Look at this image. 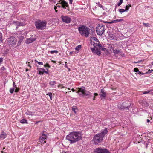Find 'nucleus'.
<instances>
[{"mask_svg": "<svg viewBox=\"0 0 153 153\" xmlns=\"http://www.w3.org/2000/svg\"><path fill=\"white\" fill-rule=\"evenodd\" d=\"M66 139L69 141L71 144L77 142L82 139L81 134L79 132H72L66 137Z\"/></svg>", "mask_w": 153, "mask_h": 153, "instance_id": "nucleus-1", "label": "nucleus"}, {"mask_svg": "<svg viewBox=\"0 0 153 153\" xmlns=\"http://www.w3.org/2000/svg\"><path fill=\"white\" fill-rule=\"evenodd\" d=\"M108 132L107 129H105L100 133H99L95 135L93 138L94 143L95 144H98L101 142L103 140V138Z\"/></svg>", "mask_w": 153, "mask_h": 153, "instance_id": "nucleus-2", "label": "nucleus"}, {"mask_svg": "<svg viewBox=\"0 0 153 153\" xmlns=\"http://www.w3.org/2000/svg\"><path fill=\"white\" fill-rule=\"evenodd\" d=\"M79 33L82 36H84L86 37L88 36L89 34V30L85 26L82 25L78 28Z\"/></svg>", "mask_w": 153, "mask_h": 153, "instance_id": "nucleus-3", "label": "nucleus"}, {"mask_svg": "<svg viewBox=\"0 0 153 153\" xmlns=\"http://www.w3.org/2000/svg\"><path fill=\"white\" fill-rule=\"evenodd\" d=\"M47 22L45 21L37 20L36 21L35 25L37 29L42 30L46 27Z\"/></svg>", "mask_w": 153, "mask_h": 153, "instance_id": "nucleus-4", "label": "nucleus"}, {"mask_svg": "<svg viewBox=\"0 0 153 153\" xmlns=\"http://www.w3.org/2000/svg\"><path fill=\"white\" fill-rule=\"evenodd\" d=\"M105 26L103 24H98L96 27V31L98 35H102L104 33L105 30Z\"/></svg>", "mask_w": 153, "mask_h": 153, "instance_id": "nucleus-5", "label": "nucleus"}, {"mask_svg": "<svg viewBox=\"0 0 153 153\" xmlns=\"http://www.w3.org/2000/svg\"><path fill=\"white\" fill-rule=\"evenodd\" d=\"M128 103L123 102L121 104H119L118 105V108L120 109L125 108L126 110H128L131 107V104L129 102H127Z\"/></svg>", "mask_w": 153, "mask_h": 153, "instance_id": "nucleus-6", "label": "nucleus"}, {"mask_svg": "<svg viewBox=\"0 0 153 153\" xmlns=\"http://www.w3.org/2000/svg\"><path fill=\"white\" fill-rule=\"evenodd\" d=\"M91 44L93 45L94 46V48H91V51L92 53L94 54H96L98 56H100L101 54V51L99 49H98V48L96 47V43H95L94 42H91Z\"/></svg>", "mask_w": 153, "mask_h": 153, "instance_id": "nucleus-7", "label": "nucleus"}, {"mask_svg": "<svg viewBox=\"0 0 153 153\" xmlns=\"http://www.w3.org/2000/svg\"><path fill=\"white\" fill-rule=\"evenodd\" d=\"M58 2L59 3H58L56 5L57 7H62L64 9H66V7H68V3L64 0H59Z\"/></svg>", "mask_w": 153, "mask_h": 153, "instance_id": "nucleus-8", "label": "nucleus"}, {"mask_svg": "<svg viewBox=\"0 0 153 153\" xmlns=\"http://www.w3.org/2000/svg\"><path fill=\"white\" fill-rule=\"evenodd\" d=\"M94 152L95 153H110L107 149L101 147L96 148L94 150Z\"/></svg>", "mask_w": 153, "mask_h": 153, "instance_id": "nucleus-9", "label": "nucleus"}, {"mask_svg": "<svg viewBox=\"0 0 153 153\" xmlns=\"http://www.w3.org/2000/svg\"><path fill=\"white\" fill-rule=\"evenodd\" d=\"M17 39L13 36H11L8 39V43L9 45L14 46L16 45Z\"/></svg>", "mask_w": 153, "mask_h": 153, "instance_id": "nucleus-10", "label": "nucleus"}, {"mask_svg": "<svg viewBox=\"0 0 153 153\" xmlns=\"http://www.w3.org/2000/svg\"><path fill=\"white\" fill-rule=\"evenodd\" d=\"M61 18L62 21L66 23H70L71 20V19L67 16L62 15Z\"/></svg>", "mask_w": 153, "mask_h": 153, "instance_id": "nucleus-11", "label": "nucleus"}, {"mask_svg": "<svg viewBox=\"0 0 153 153\" xmlns=\"http://www.w3.org/2000/svg\"><path fill=\"white\" fill-rule=\"evenodd\" d=\"M47 137V135L44 134H43L40 137L39 140L42 144H44L46 143L45 140L46 139Z\"/></svg>", "mask_w": 153, "mask_h": 153, "instance_id": "nucleus-12", "label": "nucleus"}, {"mask_svg": "<svg viewBox=\"0 0 153 153\" xmlns=\"http://www.w3.org/2000/svg\"><path fill=\"white\" fill-rule=\"evenodd\" d=\"M78 91L76 92L78 93L79 95H83L85 90V88L82 86L81 88H78Z\"/></svg>", "mask_w": 153, "mask_h": 153, "instance_id": "nucleus-13", "label": "nucleus"}, {"mask_svg": "<svg viewBox=\"0 0 153 153\" xmlns=\"http://www.w3.org/2000/svg\"><path fill=\"white\" fill-rule=\"evenodd\" d=\"M36 39V38H33L27 39L26 41V43L27 44H30L33 42L34 41H35Z\"/></svg>", "mask_w": 153, "mask_h": 153, "instance_id": "nucleus-14", "label": "nucleus"}, {"mask_svg": "<svg viewBox=\"0 0 153 153\" xmlns=\"http://www.w3.org/2000/svg\"><path fill=\"white\" fill-rule=\"evenodd\" d=\"M100 97L105 98L106 96L105 92L104 91L103 88L101 89Z\"/></svg>", "mask_w": 153, "mask_h": 153, "instance_id": "nucleus-15", "label": "nucleus"}, {"mask_svg": "<svg viewBox=\"0 0 153 153\" xmlns=\"http://www.w3.org/2000/svg\"><path fill=\"white\" fill-rule=\"evenodd\" d=\"M13 23L16 25L18 26H23L24 25V23L19 21H13Z\"/></svg>", "mask_w": 153, "mask_h": 153, "instance_id": "nucleus-16", "label": "nucleus"}, {"mask_svg": "<svg viewBox=\"0 0 153 153\" xmlns=\"http://www.w3.org/2000/svg\"><path fill=\"white\" fill-rule=\"evenodd\" d=\"M56 84V82L55 81H51L49 82V84L51 86L52 88L56 87L55 85Z\"/></svg>", "mask_w": 153, "mask_h": 153, "instance_id": "nucleus-17", "label": "nucleus"}, {"mask_svg": "<svg viewBox=\"0 0 153 153\" xmlns=\"http://www.w3.org/2000/svg\"><path fill=\"white\" fill-rule=\"evenodd\" d=\"M6 136L7 134L6 133L3 131L0 136V137L1 139H3L6 137Z\"/></svg>", "mask_w": 153, "mask_h": 153, "instance_id": "nucleus-18", "label": "nucleus"}, {"mask_svg": "<svg viewBox=\"0 0 153 153\" xmlns=\"http://www.w3.org/2000/svg\"><path fill=\"white\" fill-rule=\"evenodd\" d=\"M72 110L76 114L78 111V109L77 108L76 106H73L72 107Z\"/></svg>", "mask_w": 153, "mask_h": 153, "instance_id": "nucleus-19", "label": "nucleus"}, {"mask_svg": "<svg viewBox=\"0 0 153 153\" xmlns=\"http://www.w3.org/2000/svg\"><path fill=\"white\" fill-rule=\"evenodd\" d=\"M38 70H41L44 73H45L46 74H48V70L47 68H46V70H47V71H45V70L44 68H38Z\"/></svg>", "mask_w": 153, "mask_h": 153, "instance_id": "nucleus-20", "label": "nucleus"}, {"mask_svg": "<svg viewBox=\"0 0 153 153\" xmlns=\"http://www.w3.org/2000/svg\"><path fill=\"white\" fill-rule=\"evenodd\" d=\"M120 52V51L118 50L115 49L113 50V53L115 55L119 54Z\"/></svg>", "mask_w": 153, "mask_h": 153, "instance_id": "nucleus-21", "label": "nucleus"}, {"mask_svg": "<svg viewBox=\"0 0 153 153\" xmlns=\"http://www.w3.org/2000/svg\"><path fill=\"white\" fill-rule=\"evenodd\" d=\"M21 123L24 124L26 123L28 124V123L27 122V120L25 119H22L20 121Z\"/></svg>", "mask_w": 153, "mask_h": 153, "instance_id": "nucleus-22", "label": "nucleus"}, {"mask_svg": "<svg viewBox=\"0 0 153 153\" xmlns=\"http://www.w3.org/2000/svg\"><path fill=\"white\" fill-rule=\"evenodd\" d=\"M81 48V45H79L77 46L75 48V49L76 51H79Z\"/></svg>", "mask_w": 153, "mask_h": 153, "instance_id": "nucleus-23", "label": "nucleus"}, {"mask_svg": "<svg viewBox=\"0 0 153 153\" xmlns=\"http://www.w3.org/2000/svg\"><path fill=\"white\" fill-rule=\"evenodd\" d=\"M90 93L88 91H86L85 90L84 93L83 95H90Z\"/></svg>", "mask_w": 153, "mask_h": 153, "instance_id": "nucleus-24", "label": "nucleus"}, {"mask_svg": "<svg viewBox=\"0 0 153 153\" xmlns=\"http://www.w3.org/2000/svg\"><path fill=\"white\" fill-rule=\"evenodd\" d=\"M49 52H50V53L51 54H53L54 53L57 54L58 53V51L57 50L51 51H50Z\"/></svg>", "mask_w": 153, "mask_h": 153, "instance_id": "nucleus-25", "label": "nucleus"}, {"mask_svg": "<svg viewBox=\"0 0 153 153\" xmlns=\"http://www.w3.org/2000/svg\"><path fill=\"white\" fill-rule=\"evenodd\" d=\"M96 47L97 46H98V47H99V48H98L100 50V49L102 48V45H101V44H100V43L99 42H98V43H96Z\"/></svg>", "mask_w": 153, "mask_h": 153, "instance_id": "nucleus-26", "label": "nucleus"}, {"mask_svg": "<svg viewBox=\"0 0 153 153\" xmlns=\"http://www.w3.org/2000/svg\"><path fill=\"white\" fill-rule=\"evenodd\" d=\"M91 39L92 40L95 41L97 42H99V41L98 39L96 37H92V38H91Z\"/></svg>", "mask_w": 153, "mask_h": 153, "instance_id": "nucleus-27", "label": "nucleus"}, {"mask_svg": "<svg viewBox=\"0 0 153 153\" xmlns=\"http://www.w3.org/2000/svg\"><path fill=\"white\" fill-rule=\"evenodd\" d=\"M47 95H48L49 96L50 99L51 100H52V94L51 93V92H49L47 94H46Z\"/></svg>", "mask_w": 153, "mask_h": 153, "instance_id": "nucleus-28", "label": "nucleus"}, {"mask_svg": "<svg viewBox=\"0 0 153 153\" xmlns=\"http://www.w3.org/2000/svg\"><path fill=\"white\" fill-rule=\"evenodd\" d=\"M131 7V5L130 4H128L126 6V9H125L126 10V12L129 10L130 7Z\"/></svg>", "mask_w": 153, "mask_h": 153, "instance_id": "nucleus-29", "label": "nucleus"}, {"mask_svg": "<svg viewBox=\"0 0 153 153\" xmlns=\"http://www.w3.org/2000/svg\"><path fill=\"white\" fill-rule=\"evenodd\" d=\"M119 12L120 13H123L125 12L126 11V10L123 9H119Z\"/></svg>", "mask_w": 153, "mask_h": 153, "instance_id": "nucleus-30", "label": "nucleus"}, {"mask_svg": "<svg viewBox=\"0 0 153 153\" xmlns=\"http://www.w3.org/2000/svg\"><path fill=\"white\" fill-rule=\"evenodd\" d=\"M135 143L136 144H138V143H141V144H140V145H141L142 146H143V145H144V142L143 141H142V142H139L138 141L137 142H136V143L135 142Z\"/></svg>", "mask_w": 153, "mask_h": 153, "instance_id": "nucleus-31", "label": "nucleus"}, {"mask_svg": "<svg viewBox=\"0 0 153 153\" xmlns=\"http://www.w3.org/2000/svg\"><path fill=\"white\" fill-rule=\"evenodd\" d=\"M25 114L26 115H33V114L32 112H26L25 113Z\"/></svg>", "mask_w": 153, "mask_h": 153, "instance_id": "nucleus-32", "label": "nucleus"}, {"mask_svg": "<svg viewBox=\"0 0 153 153\" xmlns=\"http://www.w3.org/2000/svg\"><path fill=\"white\" fill-rule=\"evenodd\" d=\"M2 34L0 32V41L1 42H2Z\"/></svg>", "mask_w": 153, "mask_h": 153, "instance_id": "nucleus-33", "label": "nucleus"}, {"mask_svg": "<svg viewBox=\"0 0 153 153\" xmlns=\"http://www.w3.org/2000/svg\"><path fill=\"white\" fill-rule=\"evenodd\" d=\"M14 91V89L13 88H11L10 90V92L11 94L13 93Z\"/></svg>", "mask_w": 153, "mask_h": 153, "instance_id": "nucleus-34", "label": "nucleus"}, {"mask_svg": "<svg viewBox=\"0 0 153 153\" xmlns=\"http://www.w3.org/2000/svg\"><path fill=\"white\" fill-rule=\"evenodd\" d=\"M44 66L45 67H47L49 68H50L51 67V66L50 65H49V64L47 63L45 64L44 65Z\"/></svg>", "mask_w": 153, "mask_h": 153, "instance_id": "nucleus-35", "label": "nucleus"}, {"mask_svg": "<svg viewBox=\"0 0 153 153\" xmlns=\"http://www.w3.org/2000/svg\"><path fill=\"white\" fill-rule=\"evenodd\" d=\"M58 87L60 88H64V87L63 86L62 84H60L58 85Z\"/></svg>", "mask_w": 153, "mask_h": 153, "instance_id": "nucleus-36", "label": "nucleus"}, {"mask_svg": "<svg viewBox=\"0 0 153 153\" xmlns=\"http://www.w3.org/2000/svg\"><path fill=\"white\" fill-rule=\"evenodd\" d=\"M35 62H37L38 63V64H39V65H43V62H38V61L35 60Z\"/></svg>", "mask_w": 153, "mask_h": 153, "instance_id": "nucleus-37", "label": "nucleus"}, {"mask_svg": "<svg viewBox=\"0 0 153 153\" xmlns=\"http://www.w3.org/2000/svg\"><path fill=\"white\" fill-rule=\"evenodd\" d=\"M123 1V0H120V2L118 4V6H120L121 5V4L122 3Z\"/></svg>", "mask_w": 153, "mask_h": 153, "instance_id": "nucleus-38", "label": "nucleus"}, {"mask_svg": "<svg viewBox=\"0 0 153 153\" xmlns=\"http://www.w3.org/2000/svg\"><path fill=\"white\" fill-rule=\"evenodd\" d=\"M134 72H138H138L139 71L138 68H135L134 69Z\"/></svg>", "mask_w": 153, "mask_h": 153, "instance_id": "nucleus-39", "label": "nucleus"}, {"mask_svg": "<svg viewBox=\"0 0 153 153\" xmlns=\"http://www.w3.org/2000/svg\"><path fill=\"white\" fill-rule=\"evenodd\" d=\"M39 71V74H44L43 72L41 70H38Z\"/></svg>", "mask_w": 153, "mask_h": 153, "instance_id": "nucleus-40", "label": "nucleus"}, {"mask_svg": "<svg viewBox=\"0 0 153 153\" xmlns=\"http://www.w3.org/2000/svg\"><path fill=\"white\" fill-rule=\"evenodd\" d=\"M143 24L146 27H149V23H143Z\"/></svg>", "mask_w": 153, "mask_h": 153, "instance_id": "nucleus-41", "label": "nucleus"}, {"mask_svg": "<svg viewBox=\"0 0 153 153\" xmlns=\"http://www.w3.org/2000/svg\"><path fill=\"white\" fill-rule=\"evenodd\" d=\"M152 71H153V70H152H152H150V69H149V70H148V73H152Z\"/></svg>", "mask_w": 153, "mask_h": 153, "instance_id": "nucleus-42", "label": "nucleus"}, {"mask_svg": "<svg viewBox=\"0 0 153 153\" xmlns=\"http://www.w3.org/2000/svg\"><path fill=\"white\" fill-rule=\"evenodd\" d=\"M98 5L99 7H100V8H103V6H102V4H100V3H99V4H98Z\"/></svg>", "mask_w": 153, "mask_h": 153, "instance_id": "nucleus-43", "label": "nucleus"}, {"mask_svg": "<svg viewBox=\"0 0 153 153\" xmlns=\"http://www.w3.org/2000/svg\"><path fill=\"white\" fill-rule=\"evenodd\" d=\"M149 93V91H145L143 92V94H146Z\"/></svg>", "mask_w": 153, "mask_h": 153, "instance_id": "nucleus-44", "label": "nucleus"}, {"mask_svg": "<svg viewBox=\"0 0 153 153\" xmlns=\"http://www.w3.org/2000/svg\"><path fill=\"white\" fill-rule=\"evenodd\" d=\"M19 90V89L18 88H16L15 90V92H18Z\"/></svg>", "mask_w": 153, "mask_h": 153, "instance_id": "nucleus-45", "label": "nucleus"}, {"mask_svg": "<svg viewBox=\"0 0 153 153\" xmlns=\"http://www.w3.org/2000/svg\"><path fill=\"white\" fill-rule=\"evenodd\" d=\"M138 74L140 75H143L144 74V73H141L140 71H139V72H138Z\"/></svg>", "mask_w": 153, "mask_h": 153, "instance_id": "nucleus-46", "label": "nucleus"}, {"mask_svg": "<svg viewBox=\"0 0 153 153\" xmlns=\"http://www.w3.org/2000/svg\"><path fill=\"white\" fill-rule=\"evenodd\" d=\"M113 22L114 23L117 22H117V19H116V20H113Z\"/></svg>", "mask_w": 153, "mask_h": 153, "instance_id": "nucleus-47", "label": "nucleus"}, {"mask_svg": "<svg viewBox=\"0 0 153 153\" xmlns=\"http://www.w3.org/2000/svg\"><path fill=\"white\" fill-rule=\"evenodd\" d=\"M108 24H112V23H114L113 20H112V21H111V22H108Z\"/></svg>", "mask_w": 153, "mask_h": 153, "instance_id": "nucleus-48", "label": "nucleus"}, {"mask_svg": "<svg viewBox=\"0 0 153 153\" xmlns=\"http://www.w3.org/2000/svg\"><path fill=\"white\" fill-rule=\"evenodd\" d=\"M117 22H121L123 20V19H117Z\"/></svg>", "mask_w": 153, "mask_h": 153, "instance_id": "nucleus-49", "label": "nucleus"}, {"mask_svg": "<svg viewBox=\"0 0 153 153\" xmlns=\"http://www.w3.org/2000/svg\"><path fill=\"white\" fill-rule=\"evenodd\" d=\"M69 3L70 4H72V2L73 1V0H69Z\"/></svg>", "mask_w": 153, "mask_h": 153, "instance_id": "nucleus-50", "label": "nucleus"}, {"mask_svg": "<svg viewBox=\"0 0 153 153\" xmlns=\"http://www.w3.org/2000/svg\"><path fill=\"white\" fill-rule=\"evenodd\" d=\"M62 153H71L70 152H63Z\"/></svg>", "mask_w": 153, "mask_h": 153, "instance_id": "nucleus-51", "label": "nucleus"}, {"mask_svg": "<svg viewBox=\"0 0 153 153\" xmlns=\"http://www.w3.org/2000/svg\"><path fill=\"white\" fill-rule=\"evenodd\" d=\"M150 120L149 119H147V123H149L150 122Z\"/></svg>", "mask_w": 153, "mask_h": 153, "instance_id": "nucleus-52", "label": "nucleus"}, {"mask_svg": "<svg viewBox=\"0 0 153 153\" xmlns=\"http://www.w3.org/2000/svg\"><path fill=\"white\" fill-rule=\"evenodd\" d=\"M94 95L95 96H97L98 95V94L97 93H95L94 94Z\"/></svg>", "mask_w": 153, "mask_h": 153, "instance_id": "nucleus-53", "label": "nucleus"}, {"mask_svg": "<svg viewBox=\"0 0 153 153\" xmlns=\"http://www.w3.org/2000/svg\"><path fill=\"white\" fill-rule=\"evenodd\" d=\"M13 87H16V85L15 84V83L14 82H13Z\"/></svg>", "mask_w": 153, "mask_h": 153, "instance_id": "nucleus-54", "label": "nucleus"}, {"mask_svg": "<svg viewBox=\"0 0 153 153\" xmlns=\"http://www.w3.org/2000/svg\"><path fill=\"white\" fill-rule=\"evenodd\" d=\"M73 53V51H71V52L69 53V54L70 55H71Z\"/></svg>", "mask_w": 153, "mask_h": 153, "instance_id": "nucleus-55", "label": "nucleus"}, {"mask_svg": "<svg viewBox=\"0 0 153 153\" xmlns=\"http://www.w3.org/2000/svg\"><path fill=\"white\" fill-rule=\"evenodd\" d=\"M101 49L102 50H105V49H106V48H102H102H101Z\"/></svg>", "mask_w": 153, "mask_h": 153, "instance_id": "nucleus-56", "label": "nucleus"}, {"mask_svg": "<svg viewBox=\"0 0 153 153\" xmlns=\"http://www.w3.org/2000/svg\"><path fill=\"white\" fill-rule=\"evenodd\" d=\"M71 91L73 92H74L75 91V90L74 89H73V88L72 89Z\"/></svg>", "mask_w": 153, "mask_h": 153, "instance_id": "nucleus-57", "label": "nucleus"}, {"mask_svg": "<svg viewBox=\"0 0 153 153\" xmlns=\"http://www.w3.org/2000/svg\"><path fill=\"white\" fill-rule=\"evenodd\" d=\"M29 63H30L29 62H28V66L30 67V68H31V66L29 64Z\"/></svg>", "mask_w": 153, "mask_h": 153, "instance_id": "nucleus-58", "label": "nucleus"}, {"mask_svg": "<svg viewBox=\"0 0 153 153\" xmlns=\"http://www.w3.org/2000/svg\"><path fill=\"white\" fill-rule=\"evenodd\" d=\"M93 100H95V96H94V98H93Z\"/></svg>", "mask_w": 153, "mask_h": 153, "instance_id": "nucleus-59", "label": "nucleus"}, {"mask_svg": "<svg viewBox=\"0 0 153 153\" xmlns=\"http://www.w3.org/2000/svg\"><path fill=\"white\" fill-rule=\"evenodd\" d=\"M28 70H28V69H26V71H28Z\"/></svg>", "mask_w": 153, "mask_h": 153, "instance_id": "nucleus-60", "label": "nucleus"}, {"mask_svg": "<svg viewBox=\"0 0 153 153\" xmlns=\"http://www.w3.org/2000/svg\"><path fill=\"white\" fill-rule=\"evenodd\" d=\"M1 152L2 153H6V152H4L3 151H1Z\"/></svg>", "mask_w": 153, "mask_h": 153, "instance_id": "nucleus-61", "label": "nucleus"}, {"mask_svg": "<svg viewBox=\"0 0 153 153\" xmlns=\"http://www.w3.org/2000/svg\"><path fill=\"white\" fill-rule=\"evenodd\" d=\"M111 37V39H113V38H112V37H111H111Z\"/></svg>", "mask_w": 153, "mask_h": 153, "instance_id": "nucleus-62", "label": "nucleus"}, {"mask_svg": "<svg viewBox=\"0 0 153 153\" xmlns=\"http://www.w3.org/2000/svg\"><path fill=\"white\" fill-rule=\"evenodd\" d=\"M56 7H54V9H55V10H56Z\"/></svg>", "mask_w": 153, "mask_h": 153, "instance_id": "nucleus-63", "label": "nucleus"}, {"mask_svg": "<svg viewBox=\"0 0 153 153\" xmlns=\"http://www.w3.org/2000/svg\"><path fill=\"white\" fill-rule=\"evenodd\" d=\"M5 149V148L4 147L3 149V150H4Z\"/></svg>", "mask_w": 153, "mask_h": 153, "instance_id": "nucleus-64", "label": "nucleus"}]
</instances>
